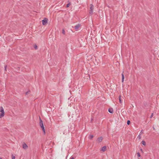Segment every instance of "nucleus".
I'll use <instances>...</instances> for the list:
<instances>
[{"label": "nucleus", "instance_id": "obj_2", "mask_svg": "<svg viewBox=\"0 0 159 159\" xmlns=\"http://www.w3.org/2000/svg\"><path fill=\"white\" fill-rule=\"evenodd\" d=\"M0 112H1L0 114V118H2L3 117L4 115V111L3 107L1 106L0 107Z\"/></svg>", "mask_w": 159, "mask_h": 159}, {"label": "nucleus", "instance_id": "obj_18", "mask_svg": "<svg viewBox=\"0 0 159 159\" xmlns=\"http://www.w3.org/2000/svg\"><path fill=\"white\" fill-rule=\"evenodd\" d=\"M34 48L35 49H37V46L36 45H35L34 46Z\"/></svg>", "mask_w": 159, "mask_h": 159}, {"label": "nucleus", "instance_id": "obj_24", "mask_svg": "<svg viewBox=\"0 0 159 159\" xmlns=\"http://www.w3.org/2000/svg\"><path fill=\"white\" fill-rule=\"evenodd\" d=\"M153 113H152V114H151V116L150 117V118H151L153 116Z\"/></svg>", "mask_w": 159, "mask_h": 159}, {"label": "nucleus", "instance_id": "obj_7", "mask_svg": "<svg viewBox=\"0 0 159 159\" xmlns=\"http://www.w3.org/2000/svg\"><path fill=\"white\" fill-rule=\"evenodd\" d=\"M102 139H102V137H99V138H98V139H97V141L98 142H101L102 141Z\"/></svg>", "mask_w": 159, "mask_h": 159}, {"label": "nucleus", "instance_id": "obj_23", "mask_svg": "<svg viewBox=\"0 0 159 159\" xmlns=\"http://www.w3.org/2000/svg\"><path fill=\"white\" fill-rule=\"evenodd\" d=\"M30 92V91L27 92L25 93L26 94H29V93Z\"/></svg>", "mask_w": 159, "mask_h": 159}, {"label": "nucleus", "instance_id": "obj_5", "mask_svg": "<svg viewBox=\"0 0 159 159\" xmlns=\"http://www.w3.org/2000/svg\"><path fill=\"white\" fill-rule=\"evenodd\" d=\"M22 146L23 148H24L25 149H27L28 148V146L25 143H23Z\"/></svg>", "mask_w": 159, "mask_h": 159}, {"label": "nucleus", "instance_id": "obj_9", "mask_svg": "<svg viewBox=\"0 0 159 159\" xmlns=\"http://www.w3.org/2000/svg\"><path fill=\"white\" fill-rule=\"evenodd\" d=\"M108 111L111 113H113V110L112 108H109L108 109Z\"/></svg>", "mask_w": 159, "mask_h": 159}, {"label": "nucleus", "instance_id": "obj_20", "mask_svg": "<svg viewBox=\"0 0 159 159\" xmlns=\"http://www.w3.org/2000/svg\"><path fill=\"white\" fill-rule=\"evenodd\" d=\"M15 157L13 156V155H12V159H15Z\"/></svg>", "mask_w": 159, "mask_h": 159}, {"label": "nucleus", "instance_id": "obj_17", "mask_svg": "<svg viewBox=\"0 0 159 159\" xmlns=\"http://www.w3.org/2000/svg\"><path fill=\"white\" fill-rule=\"evenodd\" d=\"M138 138L139 139H140L141 138V135H140V134L138 136Z\"/></svg>", "mask_w": 159, "mask_h": 159}, {"label": "nucleus", "instance_id": "obj_26", "mask_svg": "<svg viewBox=\"0 0 159 159\" xmlns=\"http://www.w3.org/2000/svg\"><path fill=\"white\" fill-rule=\"evenodd\" d=\"M141 151H142V149H141Z\"/></svg>", "mask_w": 159, "mask_h": 159}, {"label": "nucleus", "instance_id": "obj_11", "mask_svg": "<svg viewBox=\"0 0 159 159\" xmlns=\"http://www.w3.org/2000/svg\"><path fill=\"white\" fill-rule=\"evenodd\" d=\"M119 102H120V103H122V101H121V96H120V95L119 97Z\"/></svg>", "mask_w": 159, "mask_h": 159}, {"label": "nucleus", "instance_id": "obj_3", "mask_svg": "<svg viewBox=\"0 0 159 159\" xmlns=\"http://www.w3.org/2000/svg\"><path fill=\"white\" fill-rule=\"evenodd\" d=\"M90 10L89 11V13L90 14H92L93 13V5L92 4H91L90 5Z\"/></svg>", "mask_w": 159, "mask_h": 159}, {"label": "nucleus", "instance_id": "obj_10", "mask_svg": "<svg viewBox=\"0 0 159 159\" xmlns=\"http://www.w3.org/2000/svg\"><path fill=\"white\" fill-rule=\"evenodd\" d=\"M106 148V147L105 146H104L102 148L101 150L103 151V152H104L105 151Z\"/></svg>", "mask_w": 159, "mask_h": 159}, {"label": "nucleus", "instance_id": "obj_14", "mask_svg": "<svg viewBox=\"0 0 159 159\" xmlns=\"http://www.w3.org/2000/svg\"><path fill=\"white\" fill-rule=\"evenodd\" d=\"M62 33L63 34H65V31L64 29H62Z\"/></svg>", "mask_w": 159, "mask_h": 159}, {"label": "nucleus", "instance_id": "obj_8", "mask_svg": "<svg viewBox=\"0 0 159 159\" xmlns=\"http://www.w3.org/2000/svg\"><path fill=\"white\" fill-rule=\"evenodd\" d=\"M122 75V82H123L124 81V75L123 73H122L121 74Z\"/></svg>", "mask_w": 159, "mask_h": 159}, {"label": "nucleus", "instance_id": "obj_12", "mask_svg": "<svg viewBox=\"0 0 159 159\" xmlns=\"http://www.w3.org/2000/svg\"><path fill=\"white\" fill-rule=\"evenodd\" d=\"M141 143L142 144H143L144 145H145L146 144V142L144 141H142Z\"/></svg>", "mask_w": 159, "mask_h": 159}, {"label": "nucleus", "instance_id": "obj_27", "mask_svg": "<svg viewBox=\"0 0 159 159\" xmlns=\"http://www.w3.org/2000/svg\"><path fill=\"white\" fill-rule=\"evenodd\" d=\"M0 159H2V158H0Z\"/></svg>", "mask_w": 159, "mask_h": 159}, {"label": "nucleus", "instance_id": "obj_4", "mask_svg": "<svg viewBox=\"0 0 159 159\" xmlns=\"http://www.w3.org/2000/svg\"><path fill=\"white\" fill-rule=\"evenodd\" d=\"M48 19L45 18L44 19L42 20V24L43 25H46L48 22Z\"/></svg>", "mask_w": 159, "mask_h": 159}, {"label": "nucleus", "instance_id": "obj_1", "mask_svg": "<svg viewBox=\"0 0 159 159\" xmlns=\"http://www.w3.org/2000/svg\"><path fill=\"white\" fill-rule=\"evenodd\" d=\"M39 125L42 128V129L44 132V134H45V130L44 129V127L43 126V123L42 120L41 119L40 117H39Z\"/></svg>", "mask_w": 159, "mask_h": 159}, {"label": "nucleus", "instance_id": "obj_6", "mask_svg": "<svg viewBox=\"0 0 159 159\" xmlns=\"http://www.w3.org/2000/svg\"><path fill=\"white\" fill-rule=\"evenodd\" d=\"M80 24H78L77 25H76L75 27L74 28L77 31L78 29L79 28V27H80Z\"/></svg>", "mask_w": 159, "mask_h": 159}, {"label": "nucleus", "instance_id": "obj_22", "mask_svg": "<svg viewBox=\"0 0 159 159\" xmlns=\"http://www.w3.org/2000/svg\"><path fill=\"white\" fill-rule=\"evenodd\" d=\"M7 66L6 65L4 67H5V70L6 71H7V70H6V69H7Z\"/></svg>", "mask_w": 159, "mask_h": 159}, {"label": "nucleus", "instance_id": "obj_15", "mask_svg": "<svg viewBox=\"0 0 159 159\" xmlns=\"http://www.w3.org/2000/svg\"><path fill=\"white\" fill-rule=\"evenodd\" d=\"M130 120H128L127 121V124L128 125H129L130 124Z\"/></svg>", "mask_w": 159, "mask_h": 159}, {"label": "nucleus", "instance_id": "obj_19", "mask_svg": "<svg viewBox=\"0 0 159 159\" xmlns=\"http://www.w3.org/2000/svg\"><path fill=\"white\" fill-rule=\"evenodd\" d=\"M70 5V3H69L67 4V5H66V7H69Z\"/></svg>", "mask_w": 159, "mask_h": 159}, {"label": "nucleus", "instance_id": "obj_25", "mask_svg": "<svg viewBox=\"0 0 159 159\" xmlns=\"http://www.w3.org/2000/svg\"><path fill=\"white\" fill-rule=\"evenodd\" d=\"M70 159H74V158L73 157H71Z\"/></svg>", "mask_w": 159, "mask_h": 159}, {"label": "nucleus", "instance_id": "obj_13", "mask_svg": "<svg viewBox=\"0 0 159 159\" xmlns=\"http://www.w3.org/2000/svg\"><path fill=\"white\" fill-rule=\"evenodd\" d=\"M93 137V135H90L89 137V139H92Z\"/></svg>", "mask_w": 159, "mask_h": 159}, {"label": "nucleus", "instance_id": "obj_21", "mask_svg": "<svg viewBox=\"0 0 159 159\" xmlns=\"http://www.w3.org/2000/svg\"><path fill=\"white\" fill-rule=\"evenodd\" d=\"M137 155H138V157H140V154L139 153V152H138L137 153Z\"/></svg>", "mask_w": 159, "mask_h": 159}, {"label": "nucleus", "instance_id": "obj_16", "mask_svg": "<svg viewBox=\"0 0 159 159\" xmlns=\"http://www.w3.org/2000/svg\"><path fill=\"white\" fill-rule=\"evenodd\" d=\"M143 130H142L139 134L140 135H141L142 134H143Z\"/></svg>", "mask_w": 159, "mask_h": 159}]
</instances>
